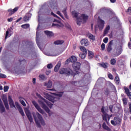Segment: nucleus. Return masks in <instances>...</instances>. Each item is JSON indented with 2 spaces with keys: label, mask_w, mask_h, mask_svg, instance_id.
Here are the masks:
<instances>
[{
  "label": "nucleus",
  "mask_w": 131,
  "mask_h": 131,
  "mask_svg": "<svg viewBox=\"0 0 131 131\" xmlns=\"http://www.w3.org/2000/svg\"><path fill=\"white\" fill-rule=\"evenodd\" d=\"M72 15L74 18L77 19V25H80L81 24L82 21L84 23L89 18L88 15L85 14H82L80 17H78V15L79 13L77 12L76 11L74 10L72 12Z\"/></svg>",
  "instance_id": "obj_1"
},
{
  "label": "nucleus",
  "mask_w": 131,
  "mask_h": 131,
  "mask_svg": "<svg viewBox=\"0 0 131 131\" xmlns=\"http://www.w3.org/2000/svg\"><path fill=\"white\" fill-rule=\"evenodd\" d=\"M124 90L127 97H128L129 99L131 100V92H129V89H128V88H126V86H124Z\"/></svg>",
  "instance_id": "obj_20"
},
{
  "label": "nucleus",
  "mask_w": 131,
  "mask_h": 131,
  "mask_svg": "<svg viewBox=\"0 0 131 131\" xmlns=\"http://www.w3.org/2000/svg\"><path fill=\"white\" fill-rule=\"evenodd\" d=\"M50 73H51V70H47L46 71V75H49V74H50Z\"/></svg>",
  "instance_id": "obj_60"
},
{
  "label": "nucleus",
  "mask_w": 131,
  "mask_h": 131,
  "mask_svg": "<svg viewBox=\"0 0 131 131\" xmlns=\"http://www.w3.org/2000/svg\"><path fill=\"white\" fill-rule=\"evenodd\" d=\"M109 30H110V26H107L104 31V35H106L109 32Z\"/></svg>",
  "instance_id": "obj_30"
},
{
  "label": "nucleus",
  "mask_w": 131,
  "mask_h": 131,
  "mask_svg": "<svg viewBox=\"0 0 131 131\" xmlns=\"http://www.w3.org/2000/svg\"><path fill=\"white\" fill-rule=\"evenodd\" d=\"M57 97H62V96H63V92H60L59 93H58L57 94Z\"/></svg>",
  "instance_id": "obj_53"
},
{
  "label": "nucleus",
  "mask_w": 131,
  "mask_h": 131,
  "mask_svg": "<svg viewBox=\"0 0 131 131\" xmlns=\"http://www.w3.org/2000/svg\"><path fill=\"white\" fill-rule=\"evenodd\" d=\"M87 36L89 37V38H90V39H92V40H96V38L95 37V36H94V35H93L91 33H89L87 35Z\"/></svg>",
  "instance_id": "obj_29"
},
{
  "label": "nucleus",
  "mask_w": 131,
  "mask_h": 131,
  "mask_svg": "<svg viewBox=\"0 0 131 131\" xmlns=\"http://www.w3.org/2000/svg\"><path fill=\"white\" fill-rule=\"evenodd\" d=\"M29 26L30 25L28 24H26L21 25L22 28H24L25 29H26L27 28H29Z\"/></svg>",
  "instance_id": "obj_38"
},
{
  "label": "nucleus",
  "mask_w": 131,
  "mask_h": 131,
  "mask_svg": "<svg viewBox=\"0 0 131 131\" xmlns=\"http://www.w3.org/2000/svg\"><path fill=\"white\" fill-rule=\"evenodd\" d=\"M66 27H67V28H68L69 29H71V26H70V25L68 24H67L66 25Z\"/></svg>",
  "instance_id": "obj_57"
},
{
  "label": "nucleus",
  "mask_w": 131,
  "mask_h": 131,
  "mask_svg": "<svg viewBox=\"0 0 131 131\" xmlns=\"http://www.w3.org/2000/svg\"><path fill=\"white\" fill-rule=\"evenodd\" d=\"M20 64H23V65H25L26 64V61L25 60L20 61Z\"/></svg>",
  "instance_id": "obj_55"
},
{
  "label": "nucleus",
  "mask_w": 131,
  "mask_h": 131,
  "mask_svg": "<svg viewBox=\"0 0 131 131\" xmlns=\"http://www.w3.org/2000/svg\"><path fill=\"white\" fill-rule=\"evenodd\" d=\"M15 106L16 108L18 109L19 113L21 114L22 116H25V114H24V112L23 111V109L22 107L19 105L18 102H15Z\"/></svg>",
  "instance_id": "obj_13"
},
{
  "label": "nucleus",
  "mask_w": 131,
  "mask_h": 131,
  "mask_svg": "<svg viewBox=\"0 0 131 131\" xmlns=\"http://www.w3.org/2000/svg\"><path fill=\"white\" fill-rule=\"evenodd\" d=\"M115 80L116 81V82L117 83H119V78H118V77H116L115 79Z\"/></svg>",
  "instance_id": "obj_54"
},
{
  "label": "nucleus",
  "mask_w": 131,
  "mask_h": 131,
  "mask_svg": "<svg viewBox=\"0 0 131 131\" xmlns=\"http://www.w3.org/2000/svg\"><path fill=\"white\" fill-rule=\"evenodd\" d=\"M47 68L48 69H52L53 68V64L52 63H49L47 65Z\"/></svg>",
  "instance_id": "obj_46"
},
{
  "label": "nucleus",
  "mask_w": 131,
  "mask_h": 131,
  "mask_svg": "<svg viewBox=\"0 0 131 131\" xmlns=\"http://www.w3.org/2000/svg\"><path fill=\"white\" fill-rule=\"evenodd\" d=\"M122 101L124 105H127V99L126 98H123Z\"/></svg>",
  "instance_id": "obj_42"
},
{
  "label": "nucleus",
  "mask_w": 131,
  "mask_h": 131,
  "mask_svg": "<svg viewBox=\"0 0 131 131\" xmlns=\"http://www.w3.org/2000/svg\"><path fill=\"white\" fill-rule=\"evenodd\" d=\"M127 13L129 14V15H131V7H129L128 9Z\"/></svg>",
  "instance_id": "obj_58"
},
{
  "label": "nucleus",
  "mask_w": 131,
  "mask_h": 131,
  "mask_svg": "<svg viewBox=\"0 0 131 131\" xmlns=\"http://www.w3.org/2000/svg\"><path fill=\"white\" fill-rule=\"evenodd\" d=\"M5 108L7 110H9L10 109V107H9V103L7 102V103H4Z\"/></svg>",
  "instance_id": "obj_48"
},
{
  "label": "nucleus",
  "mask_w": 131,
  "mask_h": 131,
  "mask_svg": "<svg viewBox=\"0 0 131 131\" xmlns=\"http://www.w3.org/2000/svg\"><path fill=\"white\" fill-rule=\"evenodd\" d=\"M31 13L29 12L27 13L24 17V21H25V22H27V21H29L30 18H31Z\"/></svg>",
  "instance_id": "obj_18"
},
{
  "label": "nucleus",
  "mask_w": 131,
  "mask_h": 131,
  "mask_svg": "<svg viewBox=\"0 0 131 131\" xmlns=\"http://www.w3.org/2000/svg\"><path fill=\"white\" fill-rule=\"evenodd\" d=\"M60 67H61V62L59 61L54 68L55 72H58L59 69H60Z\"/></svg>",
  "instance_id": "obj_24"
},
{
  "label": "nucleus",
  "mask_w": 131,
  "mask_h": 131,
  "mask_svg": "<svg viewBox=\"0 0 131 131\" xmlns=\"http://www.w3.org/2000/svg\"><path fill=\"white\" fill-rule=\"evenodd\" d=\"M101 67L103 68H107L108 67V63H100Z\"/></svg>",
  "instance_id": "obj_37"
},
{
  "label": "nucleus",
  "mask_w": 131,
  "mask_h": 131,
  "mask_svg": "<svg viewBox=\"0 0 131 131\" xmlns=\"http://www.w3.org/2000/svg\"><path fill=\"white\" fill-rule=\"evenodd\" d=\"M36 41L39 49H40V50H41L42 49H41V47H40V45H39V42L38 41V33L37 32H36Z\"/></svg>",
  "instance_id": "obj_25"
},
{
  "label": "nucleus",
  "mask_w": 131,
  "mask_h": 131,
  "mask_svg": "<svg viewBox=\"0 0 131 131\" xmlns=\"http://www.w3.org/2000/svg\"><path fill=\"white\" fill-rule=\"evenodd\" d=\"M44 97L46 99H50V98H51V95H50V94H49L47 93H44Z\"/></svg>",
  "instance_id": "obj_40"
},
{
  "label": "nucleus",
  "mask_w": 131,
  "mask_h": 131,
  "mask_svg": "<svg viewBox=\"0 0 131 131\" xmlns=\"http://www.w3.org/2000/svg\"><path fill=\"white\" fill-rule=\"evenodd\" d=\"M111 64L112 65H115V64H116V60H115L114 58H112L111 60Z\"/></svg>",
  "instance_id": "obj_41"
},
{
  "label": "nucleus",
  "mask_w": 131,
  "mask_h": 131,
  "mask_svg": "<svg viewBox=\"0 0 131 131\" xmlns=\"http://www.w3.org/2000/svg\"><path fill=\"white\" fill-rule=\"evenodd\" d=\"M45 33L49 37H52L54 35V33L50 31H45Z\"/></svg>",
  "instance_id": "obj_26"
},
{
  "label": "nucleus",
  "mask_w": 131,
  "mask_h": 131,
  "mask_svg": "<svg viewBox=\"0 0 131 131\" xmlns=\"http://www.w3.org/2000/svg\"><path fill=\"white\" fill-rule=\"evenodd\" d=\"M13 17H11L10 18H8L7 19V21L8 22H12V21H13Z\"/></svg>",
  "instance_id": "obj_59"
},
{
  "label": "nucleus",
  "mask_w": 131,
  "mask_h": 131,
  "mask_svg": "<svg viewBox=\"0 0 131 131\" xmlns=\"http://www.w3.org/2000/svg\"><path fill=\"white\" fill-rule=\"evenodd\" d=\"M62 13L64 14L65 17L67 18V13L66 12V8H64L62 10Z\"/></svg>",
  "instance_id": "obj_44"
},
{
  "label": "nucleus",
  "mask_w": 131,
  "mask_h": 131,
  "mask_svg": "<svg viewBox=\"0 0 131 131\" xmlns=\"http://www.w3.org/2000/svg\"><path fill=\"white\" fill-rule=\"evenodd\" d=\"M81 44L82 46H85L86 47L89 46V40L86 39H83L81 40Z\"/></svg>",
  "instance_id": "obj_22"
},
{
  "label": "nucleus",
  "mask_w": 131,
  "mask_h": 131,
  "mask_svg": "<svg viewBox=\"0 0 131 131\" xmlns=\"http://www.w3.org/2000/svg\"><path fill=\"white\" fill-rule=\"evenodd\" d=\"M32 104L34 105V107L37 109V110L39 112V113H41L42 115H46V113L40 108V106L38 105V104L37 103V102L35 101H32Z\"/></svg>",
  "instance_id": "obj_8"
},
{
  "label": "nucleus",
  "mask_w": 131,
  "mask_h": 131,
  "mask_svg": "<svg viewBox=\"0 0 131 131\" xmlns=\"http://www.w3.org/2000/svg\"><path fill=\"white\" fill-rule=\"evenodd\" d=\"M50 13H51V10L47 8L45 5H43L38 12V18H40V15L45 14L50 15Z\"/></svg>",
  "instance_id": "obj_4"
},
{
  "label": "nucleus",
  "mask_w": 131,
  "mask_h": 131,
  "mask_svg": "<svg viewBox=\"0 0 131 131\" xmlns=\"http://www.w3.org/2000/svg\"><path fill=\"white\" fill-rule=\"evenodd\" d=\"M64 41L61 40H57L54 42V45H63Z\"/></svg>",
  "instance_id": "obj_33"
},
{
  "label": "nucleus",
  "mask_w": 131,
  "mask_h": 131,
  "mask_svg": "<svg viewBox=\"0 0 131 131\" xmlns=\"http://www.w3.org/2000/svg\"><path fill=\"white\" fill-rule=\"evenodd\" d=\"M102 51H104L105 48V43H103L101 46Z\"/></svg>",
  "instance_id": "obj_51"
},
{
  "label": "nucleus",
  "mask_w": 131,
  "mask_h": 131,
  "mask_svg": "<svg viewBox=\"0 0 131 131\" xmlns=\"http://www.w3.org/2000/svg\"><path fill=\"white\" fill-rule=\"evenodd\" d=\"M105 94V95H109V91H108V90H106Z\"/></svg>",
  "instance_id": "obj_63"
},
{
  "label": "nucleus",
  "mask_w": 131,
  "mask_h": 131,
  "mask_svg": "<svg viewBox=\"0 0 131 131\" xmlns=\"http://www.w3.org/2000/svg\"><path fill=\"white\" fill-rule=\"evenodd\" d=\"M4 91L5 92H8V91H9V86H5L4 88Z\"/></svg>",
  "instance_id": "obj_45"
},
{
  "label": "nucleus",
  "mask_w": 131,
  "mask_h": 131,
  "mask_svg": "<svg viewBox=\"0 0 131 131\" xmlns=\"http://www.w3.org/2000/svg\"><path fill=\"white\" fill-rule=\"evenodd\" d=\"M13 31V28H10L7 29L5 35V39H7L8 37H10L12 35V32Z\"/></svg>",
  "instance_id": "obj_15"
},
{
  "label": "nucleus",
  "mask_w": 131,
  "mask_h": 131,
  "mask_svg": "<svg viewBox=\"0 0 131 131\" xmlns=\"http://www.w3.org/2000/svg\"><path fill=\"white\" fill-rule=\"evenodd\" d=\"M8 101L11 108H16L14 101L13 100V99H12L11 96H8Z\"/></svg>",
  "instance_id": "obj_16"
},
{
  "label": "nucleus",
  "mask_w": 131,
  "mask_h": 131,
  "mask_svg": "<svg viewBox=\"0 0 131 131\" xmlns=\"http://www.w3.org/2000/svg\"><path fill=\"white\" fill-rule=\"evenodd\" d=\"M60 54H61V52L57 53V51H55L54 54L48 53L47 54H46V55L47 56H51L52 57H54L56 56H58V55H60Z\"/></svg>",
  "instance_id": "obj_27"
},
{
  "label": "nucleus",
  "mask_w": 131,
  "mask_h": 131,
  "mask_svg": "<svg viewBox=\"0 0 131 131\" xmlns=\"http://www.w3.org/2000/svg\"><path fill=\"white\" fill-rule=\"evenodd\" d=\"M6 111L5 109V106H4V104H0V112L1 113H4Z\"/></svg>",
  "instance_id": "obj_32"
},
{
  "label": "nucleus",
  "mask_w": 131,
  "mask_h": 131,
  "mask_svg": "<svg viewBox=\"0 0 131 131\" xmlns=\"http://www.w3.org/2000/svg\"><path fill=\"white\" fill-rule=\"evenodd\" d=\"M22 99H23V98H21L20 99V102L21 104V105H23V106H24V107H26V103H25V102L24 101V100H23Z\"/></svg>",
  "instance_id": "obj_39"
},
{
  "label": "nucleus",
  "mask_w": 131,
  "mask_h": 131,
  "mask_svg": "<svg viewBox=\"0 0 131 131\" xmlns=\"http://www.w3.org/2000/svg\"><path fill=\"white\" fill-rule=\"evenodd\" d=\"M60 74H65V75H72L73 71L70 68L61 69L59 71Z\"/></svg>",
  "instance_id": "obj_5"
},
{
  "label": "nucleus",
  "mask_w": 131,
  "mask_h": 131,
  "mask_svg": "<svg viewBox=\"0 0 131 131\" xmlns=\"http://www.w3.org/2000/svg\"><path fill=\"white\" fill-rule=\"evenodd\" d=\"M101 112L103 113L102 117H103V120L107 122V119H108L109 120V119H110V118L109 117V116L108 115V114L106 113V112H105V110H104V107H102L101 108Z\"/></svg>",
  "instance_id": "obj_11"
},
{
  "label": "nucleus",
  "mask_w": 131,
  "mask_h": 131,
  "mask_svg": "<svg viewBox=\"0 0 131 131\" xmlns=\"http://www.w3.org/2000/svg\"><path fill=\"white\" fill-rule=\"evenodd\" d=\"M112 45H113V41H111L109 43L107 47V52L108 53H111V51H112Z\"/></svg>",
  "instance_id": "obj_23"
},
{
  "label": "nucleus",
  "mask_w": 131,
  "mask_h": 131,
  "mask_svg": "<svg viewBox=\"0 0 131 131\" xmlns=\"http://www.w3.org/2000/svg\"><path fill=\"white\" fill-rule=\"evenodd\" d=\"M80 50H81L82 52L80 53L79 56L81 59H84L85 58V56H86V54H88V51L85 48L82 46L80 47Z\"/></svg>",
  "instance_id": "obj_7"
},
{
  "label": "nucleus",
  "mask_w": 131,
  "mask_h": 131,
  "mask_svg": "<svg viewBox=\"0 0 131 131\" xmlns=\"http://www.w3.org/2000/svg\"><path fill=\"white\" fill-rule=\"evenodd\" d=\"M25 112L29 121L31 122H33V119L32 118V116H31V114L30 113V112H29V110H28V108H25Z\"/></svg>",
  "instance_id": "obj_10"
},
{
  "label": "nucleus",
  "mask_w": 131,
  "mask_h": 131,
  "mask_svg": "<svg viewBox=\"0 0 131 131\" xmlns=\"http://www.w3.org/2000/svg\"><path fill=\"white\" fill-rule=\"evenodd\" d=\"M38 103L41 105V107L44 109V110L46 111V112L47 113H49L50 112V109L46 105V104L45 103H47V105L50 107V108H52V105H50V104L49 103V101H48L47 100L42 98L41 99L38 100Z\"/></svg>",
  "instance_id": "obj_3"
},
{
  "label": "nucleus",
  "mask_w": 131,
  "mask_h": 131,
  "mask_svg": "<svg viewBox=\"0 0 131 131\" xmlns=\"http://www.w3.org/2000/svg\"><path fill=\"white\" fill-rule=\"evenodd\" d=\"M1 78H7V76L4 74H0Z\"/></svg>",
  "instance_id": "obj_49"
},
{
  "label": "nucleus",
  "mask_w": 131,
  "mask_h": 131,
  "mask_svg": "<svg viewBox=\"0 0 131 131\" xmlns=\"http://www.w3.org/2000/svg\"><path fill=\"white\" fill-rule=\"evenodd\" d=\"M19 9V7H15L14 9H9L8 10V12H9V15L11 16L13 15V14H14V13H16L18 11V9Z\"/></svg>",
  "instance_id": "obj_19"
},
{
  "label": "nucleus",
  "mask_w": 131,
  "mask_h": 131,
  "mask_svg": "<svg viewBox=\"0 0 131 131\" xmlns=\"http://www.w3.org/2000/svg\"><path fill=\"white\" fill-rule=\"evenodd\" d=\"M103 42H104V43H107V42H108V38L107 37H105L103 39Z\"/></svg>",
  "instance_id": "obj_52"
},
{
  "label": "nucleus",
  "mask_w": 131,
  "mask_h": 131,
  "mask_svg": "<svg viewBox=\"0 0 131 131\" xmlns=\"http://www.w3.org/2000/svg\"><path fill=\"white\" fill-rule=\"evenodd\" d=\"M129 111L131 114V103L129 104Z\"/></svg>",
  "instance_id": "obj_62"
},
{
  "label": "nucleus",
  "mask_w": 131,
  "mask_h": 131,
  "mask_svg": "<svg viewBox=\"0 0 131 131\" xmlns=\"http://www.w3.org/2000/svg\"><path fill=\"white\" fill-rule=\"evenodd\" d=\"M102 127L105 129L107 131H111V129H110V128H109V127H108V126L106 125V123H103L102 124Z\"/></svg>",
  "instance_id": "obj_31"
},
{
  "label": "nucleus",
  "mask_w": 131,
  "mask_h": 131,
  "mask_svg": "<svg viewBox=\"0 0 131 131\" xmlns=\"http://www.w3.org/2000/svg\"><path fill=\"white\" fill-rule=\"evenodd\" d=\"M36 81V79H35V78H33V83L34 84H35Z\"/></svg>",
  "instance_id": "obj_61"
},
{
  "label": "nucleus",
  "mask_w": 131,
  "mask_h": 131,
  "mask_svg": "<svg viewBox=\"0 0 131 131\" xmlns=\"http://www.w3.org/2000/svg\"><path fill=\"white\" fill-rule=\"evenodd\" d=\"M121 121H122L121 118L118 117H115L114 119L111 121V123L113 125L116 126L121 124Z\"/></svg>",
  "instance_id": "obj_6"
},
{
  "label": "nucleus",
  "mask_w": 131,
  "mask_h": 131,
  "mask_svg": "<svg viewBox=\"0 0 131 131\" xmlns=\"http://www.w3.org/2000/svg\"><path fill=\"white\" fill-rule=\"evenodd\" d=\"M56 13L57 14V15L60 16V17H61L62 19H64V16L62 15V14H61V12L59 11H57Z\"/></svg>",
  "instance_id": "obj_47"
},
{
  "label": "nucleus",
  "mask_w": 131,
  "mask_h": 131,
  "mask_svg": "<svg viewBox=\"0 0 131 131\" xmlns=\"http://www.w3.org/2000/svg\"><path fill=\"white\" fill-rule=\"evenodd\" d=\"M100 13H106L107 12V9H106L105 8H101L100 10Z\"/></svg>",
  "instance_id": "obj_43"
},
{
  "label": "nucleus",
  "mask_w": 131,
  "mask_h": 131,
  "mask_svg": "<svg viewBox=\"0 0 131 131\" xmlns=\"http://www.w3.org/2000/svg\"><path fill=\"white\" fill-rule=\"evenodd\" d=\"M48 7L49 9H53L54 11H57V10H59V8H58V5H57V4L54 3V2L50 1L48 4Z\"/></svg>",
  "instance_id": "obj_9"
},
{
  "label": "nucleus",
  "mask_w": 131,
  "mask_h": 131,
  "mask_svg": "<svg viewBox=\"0 0 131 131\" xmlns=\"http://www.w3.org/2000/svg\"><path fill=\"white\" fill-rule=\"evenodd\" d=\"M116 50L117 51L115 54V57H117L118 56H119V55H121V53H122V47L120 46H118L117 48H116Z\"/></svg>",
  "instance_id": "obj_14"
},
{
  "label": "nucleus",
  "mask_w": 131,
  "mask_h": 131,
  "mask_svg": "<svg viewBox=\"0 0 131 131\" xmlns=\"http://www.w3.org/2000/svg\"><path fill=\"white\" fill-rule=\"evenodd\" d=\"M33 116L37 127H40V123L43 126L46 125V122H45V120H43L42 116H41L38 112H36V113H33Z\"/></svg>",
  "instance_id": "obj_2"
},
{
  "label": "nucleus",
  "mask_w": 131,
  "mask_h": 131,
  "mask_svg": "<svg viewBox=\"0 0 131 131\" xmlns=\"http://www.w3.org/2000/svg\"><path fill=\"white\" fill-rule=\"evenodd\" d=\"M73 67L75 70H79L80 69V63L78 62L74 63L73 64Z\"/></svg>",
  "instance_id": "obj_17"
},
{
  "label": "nucleus",
  "mask_w": 131,
  "mask_h": 131,
  "mask_svg": "<svg viewBox=\"0 0 131 131\" xmlns=\"http://www.w3.org/2000/svg\"><path fill=\"white\" fill-rule=\"evenodd\" d=\"M108 76L110 79H113V78H114L113 75H112V74H108Z\"/></svg>",
  "instance_id": "obj_56"
},
{
  "label": "nucleus",
  "mask_w": 131,
  "mask_h": 131,
  "mask_svg": "<svg viewBox=\"0 0 131 131\" xmlns=\"http://www.w3.org/2000/svg\"><path fill=\"white\" fill-rule=\"evenodd\" d=\"M51 15H52V16L53 17H55L56 18H57L58 19H60V17H59L58 16V15H57L55 14H54V12H51Z\"/></svg>",
  "instance_id": "obj_50"
},
{
  "label": "nucleus",
  "mask_w": 131,
  "mask_h": 131,
  "mask_svg": "<svg viewBox=\"0 0 131 131\" xmlns=\"http://www.w3.org/2000/svg\"><path fill=\"white\" fill-rule=\"evenodd\" d=\"M44 85L45 86H47L48 89H51V88H52V86H53V82H52V81L49 80L48 82H45L44 83Z\"/></svg>",
  "instance_id": "obj_21"
},
{
  "label": "nucleus",
  "mask_w": 131,
  "mask_h": 131,
  "mask_svg": "<svg viewBox=\"0 0 131 131\" xmlns=\"http://www.w3.org/2000/svg\"><path fill=\"white\" fill-rule=\"evenodd\" d=\"M98 24L99 30H102L103 28H104V26L105 25V21L103 20V19L99 18Z\"/></svg>",
  "instance_id": "obj_12"
},
{
  "label": "nucleus",
  "mask_w": 131,
  "mask_h": 131,
  "mask_svg": "<svg viewBox=\"0 0 131 131\" xmlns=\"http://www.w3.org/2000/svg\"><path fill=\"white\" fill-rule=\"evenodd\" d=\"M92 58H94V53L93 52L89 51V58L92 59Z\"/></svg>",
  "instance_id": "obj_36"
},
{
  "label": "nucleus",
  "mask_w": 131,
  "mask_h": 131,
  "mask_svg": "<svg viewBox=\"0 0 131 131\" xmlns=\"http://www.w3.org/2000/svg\"><path fill=\"white\" fill-rule=\"evenodd\" d=\"M70 61L72 63H73L74 62H76V61H77V59L76 58V57L73 56L70 58Z\"/></svg>",
  "instance_id": "obj_34"
},
{
  "label": "nucleus",
  "mask_w": 131,
  "mask_h": 131,
  "mask_svg": "<svg viewBox=\"0 0 131 131\" xmlns=\"http://www.w3.org/2000/svg\"><path fill=\"white\" fill-rule=\"evenodd\" d=\"M2 100L3 101L4 104L8 103V98H7V96L3 95L2 96Z\"/></svg>",
  "instance_id": "obj_28"
},
{
  "label": "nucleus",
  "mask_w": 131,
  "mask_h": 131,
  "mask_svg": "<svg viewBox=\"0 0 131 131\" xmlns=\"http://www.w3.org/2000/svg\"><path fill=\"white\" fill-rule=\"evenodd\" d=\"M39 77L40 80H46V79H47L46 76L43 74L39 75Z\"/></svg>",
  "instance_id": "obj_35"
},
{
  "label": "nucleus",
  "mask_w": 131,
  "mask_h": 131,
  "mask_svg": "<svg viewBox=\"0 0 131 131\" xmlns=\"http://www.w3.org/2000/svg\"><path fill=\"white\" fill-rule=\"evenodd\" d=\"M128 47L129 48L131 49V43L130 42H128Z\"/></svg>",
  "instance_id": "obj_64"
}]
</instances>
